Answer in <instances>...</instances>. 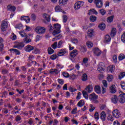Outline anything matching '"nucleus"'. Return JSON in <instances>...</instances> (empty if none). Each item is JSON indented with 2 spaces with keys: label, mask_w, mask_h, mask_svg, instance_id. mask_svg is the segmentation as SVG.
Returning a JSON list of instances; mask_svg holds the SVG:
<instances>
[{
  "label": "nucleus",
  "mask_w": 125,
  "mask_h": 125,
  "mask_svg": "<svg viewBox=\"0 0 125 125\" xmlns=\"http://www.w3.org/2000/svg\"><path fill=\"white\" fill-rule=\"evenodd\" d=\"M48 54L49 55H51L54 53V50L52 49V48L50 47H49L47 49Z\"/></svg>",
  "instance_id": "38"
},
{
  "label": "nucleus",
  "mask_w": 125,
  "mask_h": 125,
  "mask_svg": "<svg viewBox=\"0 0 125 125\" xmlns=\"http://www.w3.org/2000/svg\"><path fill=\"white\" fill-rule=\"evenodd\" d=\"M95 91L98 94H100L101 93V90L100 86L99 85H96L95 86Z\"/></svg>",
  "instance_id": "24"
},
{
  "label": "nucleus",
  "mask_w": 125,
  "mask_h": 125,
  "mask_svg": "<svg viewBox=\"0 0 125 125\" xmlns=\"http://www.w3.org/2000/svg\"><path fill=\"white\" fill-rule=\"evenodd\" d=\"M121 85L122 88H123V89H124L125 90V82H121Z\"/></svg>",
  "instance_id": "64"
},
{
  "label": "nucleus",
  "mask_w": 125,
  "mask_h": 125,
  "mask_svg": "<svg viewBox=\"0 0 125 125\" xmlns=\"http://www.w3.org/2000/svg\"><path fill=\"white\" fill-rule=\"evenodd\" d=\"M43 18L45 19L47 22H49V21H50V16L46 14H43Z\"/></svg>",
  "instance_id": "26"
},
{
  "label": "nucleus",
  "mask_w": 125,
  "mask_h": 125,
  "mask_svg": "<svg viewBox=\"0 0 125 125\" xmlns=\"http://www.w3.org/2000/svg\"><path fill=\"white\" fill-rule=\"evenodd\" d=\"M7 10L9 11H12L14 12L16 10V7L14 6H12L11 5H9L7 6Z\"/></svg>",
  "instance_id": "20"
},
{
  "label": "nucleus",
  "mask_w": 125,
  "mask_h": 125,
  "mask_svg": "<svg viewBox=\"0 0 125 125\" xmlns=\"http://www.w3.org/2000/svg\"><path fill=\"white\" fill-rule=\"evenodd\" d=\"M34 49H35L34 46L30 45H27L24 47V50H25L26 52H31V51L34 50Z\"/></svg>",
  "instance_id": "11"
},
{
  "label": "nucleus",
  "mask_w": 125,
  "mask_h": 125,
  "mask_svg": "<svg viewBox=\"0 0 125 125\" xmlns=\"http://www.w3.org/2000/svg\"><path fill=\"white\" fill-rule=\"evenodd\" d=\"M24 46H25V44L24 42H18L17 43L14 45V48H18V49H22V48H24Z\"/></svg>",
  "instance_id": "5"
},
{
  "label": "nucleus",
  "mask_w": 125,
  "mask_h": 125,
  "mask_svg": "<svg viewBox=\"0 0 125 125\" xmlns=\"http://www.w3.org/2000/svg\"><path fill=\"white\" fill-rule=\"evenodd\" d=\"M71 42L74 43V44H77L79 42V41L76 38H73L71 39Z\"/></svg>",
  "instance_id": "48"
},
{
  "label": "nucleus",
  "mask_w": 125,
  "mask_h": 125,
  "mask_svg": "<svg viewBox=\"0 0 125 125\" xmlns=\"http://www.w3.org/2000/svg\"><path fill=\"white\" fill-rule=\"evenodd\" d=\"M100 30H101L102 31H103L106 28V25L105 23H103L99 25L98 26Z\"/></svg>",
  "instance_id": "29"
},
{
  "label": "nucleus",
  "mask_w": 125,
  "mask_h": 125,
  "mask_svg": "<svg viewBox=\"0 0 125 125\" xmlns=\"http://www.w3.org/2000/svg\"><path fill=\"white\" fill-rule=\"evenodd\" d=\"M113 115L116 119H119L121 117V112L118 109H115L112 112Z\"/></svg>",
  "instance_id": "8"
},
{
  "label": "nucleus",
  "mask_w": 125,
  "mask_h": 125,
  "mask_svg": "<svg viewBox=\"0 0 125 125\" xmlns=\"http://www.w3.org/2000/svg\"><path fill=\"white\" fill-rule=\"evenodd\" d=\"M107 71L110 72L111 73H113L114 71H115V65H110L107 68Z\"/></svg>",
  "instance_id": "25"
},
{
  "label": "nucleus",
  "mask_w": 125,
  "mask_h": 125,
  "mask_svg": "<svg viewBox=\"0 0 125 125\" xmlns=\"http://www.w3.org/2000/svg\"><path fill=\"white\" fill-rule=\"evenodd\" d=\"M87 62H88V59L85 58L83 59V63L85 67L88 66V64H87Z\"/></svg>",
  "instance_id": "39"
},
{
  "label": "nucleus",
  "mask_w": 125,
  "mask_h": 125,
  "mask_svg": "<svg viewBox=\"0 0 125 125\" xmlns=\"http://www.w3.org/2000/svg\"><path fill=\"white\" fill-rule=\"evenodd\" d=\"M51 47L53 49H56V48H57V42H54V43L51 45Z\"/></svg>",
  "instance_id": "55"
},
{
  "label": "nucleus",
  "mask_w": 125,
  "mask_h": 125,
  "mask_svg": "<svg viewBox=\"0 0 125 125\" xmlns=\"http://www.w3.org/2000/svg\"><path fill=\"white\" fill-rule=\"evenodd\" d=\"M114 18H115L114 15L108 17L106 19V21L108 23H112L114 21Z\"/></svg>",
  "instance_id": "23"
},
{
  "label": "nucleus",
  "mask_w": 125,
  "mask_h": 125,
  "mask_svg": "<svg viewBox=\"0 0 125 125\" xmlns=\"http://www.w3.org/2000/svg\"><path fill=\"white\" fill-rule=\"evenodd\" d=\"M57 57H58V56H57L56 54H53L50 56V58L51 60H55V59H57Z\"/></svg>",
  "instance_id": "53"
},
{
  "label": "nucleus",
  "mask_w": 125,
  "mask_h": 125,
  "mask_svg": "<svg viewBox=\"0 0 125 125\" xmlns=\"http://www.w3.org/2000/svg\"><path fill=\"white\" fill-rule=\"evenodd\" d=\"M90 20L92 22H95V21H96V17L93 16H90Z\"/></svg>",
  "instance_id": "57"
},
{
  "label": "nucleus",
  "mask_w": 125,
  "mask_h": 125,
  "mask_svg": "<svg viewBox=\"0 0 125 125\" xmlns=\"http://www.w3.org/2000/svg\"><path fill=\"white\" fill-rule=\"evenodd\" d=\"M83 96L84 97V98H85V99H87V98H88V97H87V92L85 91H83L82 92Z\"/></svg>",
  "instance_id": "54"
},
{
  "label": "nucleus",
  "mask_w": 125,
  "mask_h": 125,
  "mask_svg": "<svg viewBox=\"0 0 125 125\" xmlns=\"http://www.w3.org/2000/svg\"><path fill=\"white\" fill-rule=\"evenodd\" d=\"M118 101H119V97L116 95H114L111 98V102L114 103V104H117L118 103Z\"/></svg>",
  "instance_id": "18"
},
{
  "label": "nucleus",
  "mask_w": 125,
  "mask_h": 125,
  "mask_svg": "<svg viewBox=\"0 0 125 125\" xmlns=\"http://www.w3.org/2000/svg\"><path fill=\"white\" fill-rule=\"evenodd\" d=\"M20 35L22 37V38H25L27 37V34H26V33H25V31L24 30L23 31H20L19 32Z\"/></svg>",
  "instance_id": "31"
},
{
  "label": "nucleus",
  "mask_w": 125,
  "mask_h": 125,
  "mask_svg": "<svg viewBox=\"0 0 125 125\" xmlns=\"http://www.w3.org/2000/svg\"><path fill=\"white\" fill-rule=\"evenodd\" d=\"M82 80L83 82H86V81H87V75H86V74L84 73L83 75Z\"/></svg>",
  "instance_id": "35"
},
{
  "label": "nucleus",
  "mask_w": 125,
  "mask_h": 125,
  "mask_svg": "<svg viewBox=\"0 0 125 125\" xmlns=\"http://www.w3.org/2000/svg\"><path fill=\"white\" fill-rule=\"evenodd\" d=\"M84 105V101L83 100H80L77 104L78 107H83Z\"/></svg>",
  "instance_id": "27"
},
{
  "label": "nucleus",
  "mask_w": 125,
  "mask_h": 125,
  "mask_svg": "<svg viewBox=\"0 0 125 125\" xmlns=\"http://www.w3.org/2000/svg\"><path fill=\"white\" fill-rule=\"evenodd\" d=\"M49 73L51 75H58L59 70L56 68H52L50 69Z\"/></svg>",
  "instance_id": "12"
},
{
  "label": "nucleus",
  "mask_w": 125,
  "mask_h": 125,
  "mask_svg": "<svg viewBox=\"0 0 125 125\" xmlns=\"http://www.w3.org/2000/svg\"><path fill=\"white\" fill-rule=\"evenodd\" d=\"M121 41L125 43V32L121 35Z\"/></svg>",
  "instance_id": "52"
},
{
  "label": "nucleus",
  "mask_w": 125,
  "mask_h": 125,
  "mask_svg": "<svg viewBox=\"0 0 125 125\" xmlns=\"http://www.w3.org/2000/svg\"><path fill=\"white\" fill-rule=\"evenodd\" d=\"M113 79H114V77H113V75L111 74H108L107 77V80L108 82H111L113 81Z\"/></svg>",
  "instance_id": "37"
},
{
  "label": "nucleus",
  "mask_w": 125,
  "mask_h": 125,
  "mask_svg": "<svg viewBox=\"0 0 125 125\" xmlns=\"http://www.w3.org/2000/svg\"><path fill=\"white\" fill-rule=\"evenodd\" d=\"M112 40L111 37L109 35H105L104 37V42L108 43V42H110V41Z\"/></svg>",
  "instance_id": "21"
},
{
  "label": "nucleus",
  "mask_w": 125,
  "mask_h": 125,
  "mask_svg": "<svg viewBox=\"0 0 125 125\" xmlns=\"http://www.w3.org/2000/svg\"><path fill=\"white\" fill-rule=\"evenodd\" d=\"M63 41L62 40L59 41L57 44V48H61V47H62V44H63Z\"/></svg>",
  "instance_id": "46"
},
{
  "label": "nucleus",
  "mask_w": 125,
  "mask_h": 125,
  "mask_svg": "<svg viewBox=\"0 0 125 125\" xmlns=\"http://www.w3.org/2000/svg\"><path fill=\"white\" fill-rule=\"evenodd\" d=\"M63 23H66L68 20V17L66 15H64L62 17Z\"/></svg>",
  "instance_id": "59"
},
{
  "label": "nucleus",
  "mask_w": 125,
  "mask_h": 125,
  "mask_svg": "<svg viewBox=\"0 0 125 125\" xmlns=\"http://www.w3.org/2000/svg\"><path fill=\"white\" fill-rule=\"evenodd\" d=\"M109 89L111 93H116V92H117V88L115 85H112L110 87Z\"/></svg>",
  "instance_id": "19"
},
{
  "label": "nucleus",
  "mask_w": 125,
  "mask_h": 125,
  "mask_svg": "<svg viewBox=\"0 0 125 125\" xmlns=\"http://www.w3.org/2000/svg\"><path fill=\"white\" fill-rule=\"evenodd\" d=\"M79 54V51L77 49L73 50L70 53V56L72 58H75Z\"/></svg>",
  "instance_id": "14"
},
{
  "label": "nucleus",
  "mask_w": 125,
  "mask_h": 125,
  "mask_svg": "<svg viewBox=\"0 0 125 125\" xmlns=\"http://www.w3.org/2000/svg\"><path fill=\"white\" fill-rule=\"evenodd\" d=\"M85 90L88 92V93H90L92 92V90H93V86L92 84H89L86 86V88H85Z\"/></svg>",
  "instance_id": "13"
},
{
  "label": "nucleus",
  "mask_w": 125,
  "mask_h": 125,
  "mask_svg": "<svg viewBox=\"0 0 125 125\" xmlns=\"http://www.w3.org/2000/svg\"><path fill=\"white\" fill-rule=\"evenodd\" d=\"M116 33L117 30L116 29V28H112L110 34L111 37H115V36H116Z\"/></svg>",
  "instance_id": "32"
},
{
  "label": "nucleus",
  "mask_w": 125,
  "mask_h": 125,
  "mask_svg": "<svg viewBox=\"0 0 125 125\" xmlns=\"http://www.w3.org/2000/svg\"><path fill=\"white\" fill-rule=\"evenodd\" d=\"M99 11L100 12L102 15H105V14H106V11L103 9L99 10Z\"/></svg>",
  "instance_id": "60"
},
{
  "label": "nucleus",
  "mask_w": 125,
  "mask_h": 125,
  "mask_svg": "<svg viewBox=\"0 0 125 125\" xmlns=\"http://www.w3.org/2000/svg\"><path fill=\"white\" fill-rule=\"evenodd\" d=\"M7 26H8V23H7V21H3L1 24V31H2V32H4V31H5V30L6 29V28H7Z\"/></svg>",
  "instance_id": "9"
},
{
  "label": "nucleus",
  "mask_w": 125,
  "mask_h": 125,
  "mask_svg": "<svg viewBox=\"0 0 125 125\" xmlns=\"http://www.w3.org/2000/svg\"><path fill=\"white\" fill-rule=\"evenodd\" d=\"M125 58V55H124L123 54H120L118 57V59L119 60H120V61H122V60H124Z\"/></svg>",
  "instance_id": "43"
},
{
  "label": "nucleus",
  "mask_w": 125,
  "mask_h": 125,
  "mask_svg": "<svg viewBox=\"0 0 125 125\" xmlns=\"http://www.w3.org/2000/svg\"><path fill=\"white\" fill-rule=\"evenodd\" d=\"M93 52L95 56H100L101 55V51L98 48H95L93 50Z\"/></svg>",
  "instance_id": "10"
},
{
  "label": "nucleus",
  "mask_w": 125,
  "mask_h": 125,
  "mask_svg": "<svg viewBox=\"0 0 125 125\" xmlns=\"http://www.w3.org/2000/svg\"><path fill=\"white\" fill-rule=\"evenodd\" d=\"M94 118L96 120H99V114L98 112H96L94 114Z\"/></svg>",
  "instance_id": "58"
},
{
  "label": "nucleus",
  "mask_w": 125,
  "mask_h": 125,
  "mask_svg": "<svg viewBox=\"0 0 125 125\" xmlns=\"http://www.w3.org/2000/svg\"><path fill=\"white\" fill-rule=\"evenodd\" d=\"M103 84L104 86V87H108V83H107V81L106 80H103L102 81Z\"/></svg>",
  "instance_id": "61"
},
{
  "label": "nucleus",
  "mask_w": 125,
  "mask_h": 125,
  "mask_svg": "<svg viewBox=\"0 0 125 125\" xmlns=\"http://www.w3.org/2000/svg\"><path fill=\"white\" fill-rule=\"evenodd\" d=\"M92 13H93V14H95L96 15H97V14H98L97 11L95 10V9H92L91 10H89V15H90L91 14H92Z\"/></svg>",
  "instance_id": "30"
},
{
  "label": "nucleus",
  "mask_w": 125,
  "mask_h": 125,
  "mask_svg": "<svg viewBox=\"0 0 125 125\" xmlns=\"http://www.w3.org/2000/svg\"><path fill=\"white\" fill-rule=\"evenodd\" d=\"M24 42L26 43H29V42H31V39H29V37L26 36L24 38Z\"/></svg>",
  "instance_id": "47"
},
{
  "label": "nucleus",
  "mask_w": 125,
  "mask_h": 125,
  "mask_svg": "<svg viewBox=\"0 0 125 125\" xmlns=\"http://www.w3.org/2000/svg\"><path fill=\"white\" fill-rule=\"evenodd\" d=\"M100 116L101 120L104 122L105 121V120H106V113H105L104 111H103L101 113Z\"/></svg>",
  "instance_id": "22"
},
{
  "label": "nucleus",
  "mask_w": 125,
  "mask_h": 125,
  "mask_svg": "<svg viewBox=\"0 0 125 125\" xmlns=\"http://www.w3.org/2000/svg\"><path fill=\"white\" fill-rule=\"evenodd\" d=\"M2 78H3V81L2 82V84H3V85H5V83H6V82H7L8 80L6 79V76H3Z\"/></svg>",
  "instance_id": "36"
},
{
  "label": "nucleus",
  "mask_w": 125,
  "mask_h": 125,
  "mask_svg": "<svg viewBox=\"0 0 125 125\" xmlns=\"http://www.w3.org/2000/svg\"><path fill=\"white\" fill-rule=\"evenodd\" d=\"M94 33V32L93 31V29H89L87 32L88 37H90V38H91V37L93 36Z\"/></svg>",
  "instance_id": "28"
},
{
  "label": "nucleus",
  "mask_w": 125,
  "mask_h": 125,
  "mask_svg": "<svg viewBox=\"0 0 125 125\" xmlns=\"http://www.w3.org/2000/svg\"><path fill=\"white\" fill-rule=\"evenodd\" d=\"M29 125H35V121L33 119H30L28 122Z\"/></svg>",
  "instance_id": "44"
},
{
  "label": "nucleus",
  "mask_w": 125,
  "mask_h": 125,
  "mask_svg": "<svg viewBox=\"0 0 125 125\" xmlns=\"http://www.w3.org/2000/svg\"><path fill=\"white\" fill-rule=\"evenodd\" d=\"M86 45L88 46V47H89V48H91V47L93 46V43H92V42H91L88 41L86 42Z\"/></svg>",
  "instance_id": "40"
},
{
  "label": "nucleus",
  "mask_w": 125,
  "mask_h": 125,
  "mask_svg": "<svg viewBox=\"0 0 125 125\" xmlns=\"http://www.w3.org/2000/svg\"><path fill=\"white\" fill-rule=\"evenodd\" d=\"M49 31L53 32L52 34L53 36H56L58 34H60L61 30V25L59 23H56L54 24V27H52L51 25H49Z\"/></svg>",
  "instance_id": "1"
},
{
  "label": "nucleus",
  "mask_w": 125,
  "mask_h": 125,
  "mask_svg": "<svg viewBox=\"0 0 125 125\" xmlns=\"http://www.w3.org/2000/svg\"><path fill=\"white\" fill-rule=\"evenodd\" d=\"M55 11L56 12H60L61 11H62V9H61V7L59 5H57L55 7Z\"/></svg>",
  "instance_id": "34"
},
{
  "label": "nucleus",
  "mask_w": 125,
  "mask_h": 125,
  "mask_svg": "<svg viewBox=\"0 0 125 125\" xmlns=\"http://www.w3.org/2000/svg\"><path fill=\"white\" fill-rule=\"evenodd\" d=\"M113 59V61L114 63H117V61H118V56H117V55H115L113 56L112 58Z\"/></svg>",
  "instance_id": "51"
},
{
  "label": "nucleus",
  "mask_w": 125,
  "mask_h": 125,
  "mask_svg": "<svg viewBox=\"0 0 125 125\" xmlns=\"http://www.w3.org/2000/svg\"><path fill=\"white\" fill-rule=\"evenodd\" d=\"M89 99L93 102V103L97 104L98 103V96L97 95H96L95 93H93L89 95Z\"/></svg>",
  "instance_id": "2"
},
{
  "label": "nucleus",
  "mask_w": 125,
  "mask_h": 125,
  "mask_svg": "<svg viewBox=\"0 0 125 125\" xmlns=\"http://www.w3.org/2000/svg\"><path fill=\"white\" fill-rule=\"evenodd\" d=\"M67 1H68V0H59V2L60 5H64V4L67 3Z\"/></svg>",
  "instance_id": "33"
},
{
  "label": "nucleus",
  "mask_w": 125,
  "mask_h": 125,
  "mask_svg": "<svg viewBox=\"0 0 125 125\" xmlns=\"http://www.w3.org/2000/svg\"><path fill=\"white\" fill-rule=\"evenodd\" d=\"M10 51L12 53H15L16 55H20L21 54V52L17 49L11 48L10 49Z\"/></svg>",
  "instance_id": "17"
},
{
  "label": "nucleus",
  "mask_w": 125,
  "mask_h": 125,
  "mask_svg": "<svg viewBox=\"0 0 125 125\" xmlns=\"http://www.w3.org/2000/svg\"><path fill=\"white\" fill-rule=\"evenodd\" d=\"M125 72H122L120 74V75H119V80H122V79H123V78H124V77H125Z\"/></svg>",
  "instance_id": "62"
},
{
  "label": "nucleus",
  "mask_w": 125,
  "mask_h": 125,
  "mask_svg": "<svg viewBox=\"0 0 125 125\" xmlns=\"http://www.w3.org/2000/svg\"><path fill=\"white\" fill-rule=\"evenodd\" d=\"M8 73V70L6 69H2L1 70V73L2 75H7Z\"/></svg>",
  "instance_id": "41"
},
{
  "label": "nucleus",
  "mask_w": 125,
  "mask_h": 125,
  "mask_svg": "<svg viewBox=\"0 0 125 125\" xmlns=\"http://www.w3.org/2000/svg\"><path fill=\"white\" fill-rule=\"evenodd\" d=\"M62 76L64 77V78H69L70 77L69 73L66 72H62Z\"/></svg>",
  "instance_id": "50"
},
{
  "label": "nucleus",
  "mask_w": 125,
  "mask_h": 125,
  "mask_svg": "<svg viewBox=\"0 0 125 125\" xmlns=\"http://www.w3.org/2000/svg\"><path fill=\"white\" fill-rule=\"evenodd\" d=\"M94 3L96 5L97 8H101L103 6L102 0H94Z\"/></svg>",
  "instance_id": "6"
},
{
  "label": "nucleus",
  "mask_w": 125,
  "mask_h": 125,
  "mask_svg": "<svg viewBox=\"0 0 125 125\" xmlns=\"http://www.w3.org/2000/svg\"><path fill=\"white\" fill-rule=\"evenodd\" d=\"M67 54H68V51L66 49H62L58 52V56H63Z\"/></svg>",
  "instance_id": "7"
},
{
  "label": "nucleus",
  "mask_w": 125,
  "mask_h": 125,
  "mask_svg": "<svg viewBox=\"0 0 125 125\" xmlns=\"http://www.w3.org/2000/svg\"><path fill=\"white\" fill-rule=\"evenodd\" d=\"M83 4H84V2L83 1H77L74 4V8L75 9H80L82 6H83Z\"/></svg>",
  "instance_id": "4"
},
{
  "label": "nucleus",
  "mask_w": 125,
  "mask_h": 125,
  "mask_svg": "<svg viewBox=\"0 0 125 125\" xmlns=\"http://www.w3.org/2000/svg\"><path fill=\"white\" fill-rule=\"evenodd\" d=\"M118 101L121 104H124V103H125V98L123 96V95H121V94H120L118 97Z\"/></svg>",
  "instance_id": "15"
},
{
  "label": "nucleus",
  "mask_w": 125,
  "mask_h": 125,
  "mask_svg": "<svg viewBox=\"0 0 125 125\" xmlns=\"http://www.w3.org/2000/svg\"><path fill=\"white\" fill-rule=\"evenodd\" d=\"M107 119L108 121H110V122H114V117L111 115L107 117Z\"/></svg>",
  "instance_id": "56"
},
{
  "label": "nucleus",
  "mask_w": 125,
  "mask_h": 125,
  "mask_svg": "<svg viewBox=\"0 0 125 125\" xmlns=\"http://www.w3.org/2000/svg\"><path fill=\"white\" fill-rule=\"evenodd\" d=\"M41 51L39 49L36 48L34 49V50L32 51V53L34 54H40Z\"/></svg>",
  "instance_id": "45"
},
{
  "label": "nucleus",
  "mask_w": 125,
  "mask_h": 125,
  "mask_svg": "<svg viewBox=\"0 0 125 125\" xmlns=\"http://www.w3.org/2000/svg\"><path fill=\"white\" fill-rule=\"evenodd\" d=\"M35 32L37 33V34L42 35L45 33V28H44V27L37 26L35 28Z\"/></svg>",
  "instance_id": "3"
},
{
  "label": "nucleus",
  "mask_w": 125,
  "mask_h": 125,
  "mask_svg": "<svg viewBox=\"0 0 125 125\" xmlns=\"http://www.w3.org/2000/svg\"><path fill=\"white\" fill-rule=\"evenodd\" d=\"M58 83H60V84H64V80L63 79H58Z\"/></svg>",
  "instance_id": "63"
},
{
  "label": "nucleus",
  "mask_w": 125,
  "mask_h": 125,
  "mask_svg": "<svg viewBox=\"0 0 125 125\" xmlns=\"http://www.w3.org/2000/svg\"><path fill=\"white\" fill-rule=\"evenodd\" d=\"M10 39L12 41H15L17 39V37L14 33L12 34V35L10 37Z\"/></svg>",
  "instance_id": "42"
},
{
  "label": "nucleus",
  "mask_w": 125,
  "mask_h": 125,
  "mask_svg": "<svg viewBox=\"0 0 125 125\" xmlns=\"http://www.w3.org/2000/svg\"><path fill=\"white\" fill-rule=\"evenodd\" d=\"M22 27L23 25L21 23L18 24L15 26L16 29H19V30L20 29H22Z\"/></svg>",
  "instance_id": "49"
},
{
  "label": "nucleus",
  "mask_w": 125,
  "mask_h": 125,
  "mask_svg": "<svg viewBox=\"0 0 125 125\" xmlns=\"http://www.w3.org/2000/svg\"><path fill=\"white\" fill-rule=\"evenodd\" d=\"M21 20L25 21L26 23H29L31 20L29 16H22L21 18Z\"/></svg>",
  "instance_id": "16"
}]
</instances>
